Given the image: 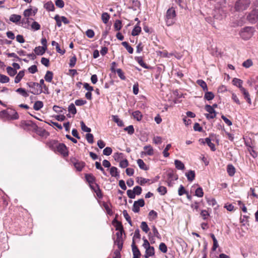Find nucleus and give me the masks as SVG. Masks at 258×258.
I'll return each instance as SVG.
<instances>
[{
  "label": "nucleus",
  "instance_id": "f257e3e1",
  "mask_svg": "<svg viewBox=\"0 0 258 258\" xmlns=\"http://www.w3.org/2000/svg\"><path fill=\"white\" fill-rule=\"evenodd\" d=\"M176 13L175 9L171 7L166 12L165 20L168 26L172 25L175 22Z\"/></svg>",
  "mask_w": 258,
  "mask_h": 258
},
{
  "label": "nucleus",
  "instance_id": "f03ea898",
  "mask_svg": "<svg viewBox=\"0 0 258 258\" xmlns=\"http://www.w3.org/2000/svg\"><path fill=\"white\" fill-rule=\"evenodd\" d=\"M51 149L55 152L59 153L64 157H66L68 155L67 148L63 144H57L55 142H53Z\"/></svg>",
  "mask_w": 258,
  "mask_h": 258
},
{
  "label": "nucleus",
  "instance_id": "7ed1b4c3",
  "mask_svg": "<svg viewBox=\"0 0 258 258\" xmlns=\"http://www.w3.org/2000/svg\"><path fill=\"white\" fill-rule=\"evenodd\" d=\"M27 86L33 89L30 92L34 95H39L42 93V87L39 83L33 82L27 83Z\"/></svg>",
  "mask_w": 258,
  "mask_h": 258
},
{
  "label": "nucleus",
  "instance_id": "20e7f679",
  "mask_svg": "<svg viewBox=\"0 0 258 258\" xmlns=\"http://www.w3.org/2000/svg\"><path fill=\"white\" fill-rule=\"evenodd\" d=\"M250 0H238L235 6V9L237 11H242L246 10L249 6Z\"/></svg>",
  "mask_w": 258,
  "mask_h": 258
},
{
  "label": "nucleus",
  "instance_id": "39448f33",
  "mask_svg": "<svg viewBox=\"0 0 258 258\" xmlns=\"http://www.w3.org/2000/svg\"><path fill=\"white\" fill-rule=\"evenodd\" d=\"M253 35V28L252 27H247L242 29L240 32V35L241 37L244 40H248Z\"/></svg>",
  "mask_w": 258,
  "mask_h": 258
},
{
  "label": "nucleus",
  "instance_id": "423d86ee",
  "mask_svg": "<svg viewBox=\"0 0 258 258\" xmlns=\"http://www.w3.org/2000/svg\"><path fill=\"white\" fill-rule=\"evenodd\" d=\"M145 205V202L143 199H141L137 201H135L133 207V211L135 213H138L140 211V207H143Z\"/></svg>",
  "mask_w": 258,
  "mask_h": 258
},
{
  "label": "nucleus",
  "instance_id": "0eeeda50",
  "mask_svg": "<svg viewBox=\"0 0 258 258\" xmlns=\"http://www.w3.org/2000/svg\"><path fill=\"white\" fill-rule=\"evenodd\" d=\"M248 20L253 23L258 19V10H253L247 16Z\"/></svg>",
  "mask_w": 258,
  "mask_h": 258
},
{
  "label": "nucleus",
  "instance_id": "6e6552de",
  "mask_svg": "<svg viewBox=\"0 0 258 258\" xmlns=\"http://www.w3.org/2000/svg\"><path fill=\"white\" fill-rule=\"evenodd\" d=\"M143 149L144 151L141 152V155L152 156L154 154V150L150 145L145 146Z\"/></svg>",
  "mask_w": 258,
  "mask_h": 258
},
{
  "label": "nucleus",
  "instance_id": "1a4fd4ad",
  "mask_svg": "<svg viewBox=\"0 0 258 258\" xmlns=\"http://www.w3.org/2000/svg\"><path fill=\"white\" fill-rule=\"evenodd\" d=\"M132 251H133V257L140 258V255H141V253H140L139 249H138L137 246L136 245L135 242V241L134 239H133V242L132 244Z\"/></svg>",
  "mask_w": 258,
  "mask_h": 258
},
{
  "label": "nucleus",
  "instance_id": "9d476101",
  "mask_svg": "<svg viewBox=\"0 0 258 258\" xmlns=\"http://www.w3.org/2000/svg\"><path fill=\"white\" fill-rule=\"evenodd\" d=\"M9 19L12 22L18 24V23L20 24L21 22V16L19 15L12 14L10 16Z\"/></svg>",
  "mask_w": 258,
  "mask_h": 258
},
{
  "label": "nucleus",
  "instance_id": "9b49d317",
  "mask_svg": "<svg viewBox=\"0 0 258 258\" xmlns=\"http://www.w3.org/2000/svg\"><path fill=\"white\" fill-rule=\"evenodd\" d=\"M240 90L244 96V98L245 99H246L247 103L249 104H251V101L248 92L244 87L241 88Z\"/></svg>",
  "mask_w": 258,
  "mask_h": 258
},
{
  "label": "nucleus",
  "instance_id": "f8f14e48",
  "mask_svg": "<svg viewBox=\"0 0 258 258\" xmlns=\"http://www.w3.org/2000/svg\"><path fill=\"white\" fill-rule=\"evenodd\" d=\"M155 254L154 248L153 246L148 247L146 249L145 254V258H148L149 256L154 255Z\"/></svg>",
  "mask_w": 258,
  "mask_h": 258
},
{
  "label": "nucleus",
  "instance_id": "ddd939ff",
  "mask_svg": "<svg viewBox=\"0 0 258 258\" xmlns=\"http://www.w3.org/2000/svg\"><path fill=\"white\" fill-rule=\"evenodd\" d=\"M73 164L76 169L79 171H81L85 166L84 162L78 161L73 162Z\"/></svg>",
  "mask_w": 258,
  "mask_h": 258
},
{
  "label": "nucleus",
  "instance_id": "4468645a",
  "mask_svg": "<svg viewBox=\"0 0 258 258\" xmlns=\"http://www.w3.org/2000/svg\"><path fill=\"white\" fill-rule=\"evenodd\" d=\"M46 50V49H45V48L43 47L42 46H39L36 47L34 51L37 55H41L45 53Z\"/></svg>",
  "mask_w": 258,
  "mask_h": 258
},
{
  "label": "nucleus",
  "instance_id": "2eb2a0df",
  "mask_svg": "<svg viewBox=\"0 0 258 258\" xmlns=\"http://www.w3.org/2000/svg\"><path fill=\"white\" fill-rule=\"evenodd\" d=\"M185 175L189 181H192L195 178V172L193 170H189L185 173Z\"/></svg>",
  "mask_w": 258,
  "mask_h": 258
},
{
  "label": "nucleus",
  "instance_id": "dca6fc26",
  "mask_svg": "<svg viewBox=\"0 0 258 258\" xmlns=\"http://www.w3.org/2000/svg\"><path fill=\"white\" fill-rule=\"evenodd\" d=\"M30 19L29 18H26L25 17L24 18L22 19V20H21V22H20V24H21V26H22L24 28H28L29 26V20Z\"/></svg>",
  "mask_w": 258,
  "mask_h": 258
},
{
  "label": "nucleus",
  "instance_id": "f3484780",
  "mask_svg": "<svg viewBox=\"0 0 258 258\" xmlns=\"http://www.w3.org/2000/svg\"><path fill=\"white\" fill-rule=\"evenodd\" d=\"M227 171L230 176H233L235 173V168L231 164H229L227 167Z\"/></svg>",
  "mask_w": 258,
  "mask_h": 258
},
{
  "label": "nucleus",
  "instance_id": "a211bd4d",
  "mask_svg": "<svg viewBox=\"0 0 258 258\" xmlns=\"http://www.w3.org/2000/svg\"><path fill=\"white\" fill-rule=\"evenodd\" d=\"M44 7L48 11H54V6L51 1L46 3L44 5Z\"/></svg>",
  "mask_w": 258,
  "mask_h": 258
},
{
  "label": "nucleus",
  "instance_id": "6ab92c4d",
  "mask_svg": "<svg viewBox=\"0 0 258 258\" xmlns=\"http://www.w3.org/2000/svg\"><path fill=\"white\" fill-rule=\"evenodd\" d=\"M197 83L203 89L204 91H208V86L206 83L203 80H198Z\"/></svg>",
  "mask_w": 258,
  "mask_h": 258
},
{
  "label": "nucleus",
  "instance_id": "aec40b11",
  "mask_svg": "<svg viewBox=\"0 0 258 258\" xmlns=\"http://www.w3.org/2000/svg\"><path fill=\"white\" fill-rule=\"evenodd\" d=\"M16 92L23 96L24 97H27L29 96L28 93L26 90L23 88H19L16 90Z\"/></svg>",
  "mask_w": 258,
  "mask_h": 258
},
{
  "label": "nucleus",
  "instance_id": "412c9836",
  "mask_svg": "<svg viewBox=\"0 0 258 258\" xmlns=\"http://www.w3.org/2000/svg\"><path fill=\"white\" fill-rule=\"evenodd\" d=\"M174 164L175 167L178 170H183L185 168L184 164L180 160H175Z\"/></svg>",
  "mask_w": 258,
  "mask_h": 258
},
{
  "label": "nucleus",
  "instance_id": "4be33fe9",
  "mask_svg": "<svg viewBox=\"0 0 258 258\" xmlns=\"http://www.w3.org/2000/svg\"><path fill=\"white\" fill-rule=\"evenodd\" d=\"M205 142H203V143H206L211 148L212 151H215L216 150V148L214 144L211 142V140L209 138H207L205 139Z\"/></svg>",
  "mask_w": 258,
  "mask_h": 258
},
{
  "label": "nucleus",
  "instance_id": "5701e85b",
  "mask_svg": "<svg viewBox=\"0 0 258 258\" xmlns=\"http://www.w3.org/2000/svg\"><path fill=\"white\" fill-rule=\"evenodd\" d=\"M232 82L233 84L238 87L239 88V89L243 88L242 86L243 82L241 80L237 78H234L232 80Z\"/></svg>",
  "mask_w": 258,
  "mask_h": 258
},
{
  "label": "nucleus",
  "instance_id": "b1692460",
  "mask_svg": "<svg viewBox=\"0 0 258 258\" xmlns=\"http://www.w3.org/2000/svg\"><path fill=\"white\" fill-rule=\"evenodd\" d=\"M24 71H20L15 78V83H18L19 82H20L21 79L24 77Z\"/></svg>",
  "mask_w": 258,
  "mask_h": 258
},
{
  "label": "nucleus",
  "instance_id": "393cba45",
  "mask_svg": "<svg viewBox=\"0 0 258 258\" xmlns=\"http://www.w3.org/2000/svg\"><path fill=\"white\" fill-rule=\"evenodd\" d=\"M43 106V103L41 101H37L33 105V108L35 110L38 111L42 108Z\"/></svg>",
  "mask_w": 258,
  "mask_h": 258
},
{
  "label": "nucleus",
  "instance_id": "a878e982",
  "mask_svg": "<svg viewBox=\"0 0 258 258\" xmlns=\"http://www.w3.org/2000/svg\"><path fill=\"white\" fill-rule=\"evenodd\" d=\"M53 78V73L52 72L48 71L44 76V79L46 81L51 82Z\"/></svg>",
  "mask_w": 258,
  "mask_h": 258
},
{
  "label": "nucleus",
  "instance_id": "bb28decb",
  "mask_svg": "<svg viewBox=\"0 0 258 258\" xmlns=\"http://www.w3.org/2000/svg\"><path fill=\"white\" fill-rule=\"evenodd\" d=\"M113 120L117 123V125L119 126H123V121L118 118L117 115H112V116Z\"/></svg>",
  "mask_w": 258,
  "mask_h": 258
},
{
  "label": "nucleus",
  "instance_id": "cd10ccee",
  "mask_svg": "<svg viewBox=\"0 0 258 258\" xmlns=\"http://www.w3.org/2000/svg\"><path fill=\"white\" fill-rule=\"evenodd\" d=\"M114 244L117 246L118 250H121L123 245L122 238H116L114 240Z\"/></svg>",
  "mask_w": 258,
  "mask_h": 258
},
{
  "label": "nucleus",
  "instance_id": "c85d7f7f",
  "mask_svg": "<svg viewBox=\"0 0 258 258\" xmlns=\"http://www.w3.org/2000/svg\"><path fill=\"white\" fill-rule=\"evenodd\" d=\"M132 115L138 121H140L142 119L143 116L141 112L139 110L133 112L132 113Z\"/></svg>",
  "mask_w": 258,
  "mask_h": 258
},
{
  "label": "nucleus",
  "instance_id": "c756f323",
  "mask_svg": "<svg viewBox=\"0 0 258 258\" xmlns=\"http://www.w3.org/2000/svg\"><path fill=\"white\" fill-rule=\"evenodd\" d=\"M141 31V28L139 26L136 25L132 32V35L133 36L138 35Z\"/></svg>",
  "mask_w": 258,
  "mask_h": 258
},
{
  "label": "nucleus",
  "instance_id": "7c9ffc66",
  "mask_svg": "<svg viewBox=\"0 0 258 258\" xmlns=\"http://www.w3.org/2000/svg\"><path fill=\"white\" fill-rule=\"evenodd\" d=\"M204 98L207 100H211L214 98V94L212 92L205 91Z\"/></svg>",
  "mask_w": 258,
  "mask_h": 258
},
{
  "label": "nucleus",
  "instance_id": "2f4dec72",
  "mask_svg": "<svg viewBox=\"0 0 258 258\" xmlns=\"http://www.w3.org/2000/svg\"><path fill=\"white\" fill-rule=\"evenodd\" d=\"M121 44L126 48L128 53H130V54L133 53V48L131 46H130L127 42H122Z\"/></svg>",
  "mask_w": 258,
  "mask_h": 258
},
{
  "label": "nucleus",
  "instance_id": "473e14b6",
  "mask_svg": "<svg viewBox=\"0 0 258 258\" xmlns=\"http://www.w3.org/2000/svg\"><path fill=\"white\" fill-rule=\"evenodd\" d=\"M137 164H138V166H139V167L141 169H143L144 170H148V168L147 167L145 163H144V162L143 161V160L140 159H138L137 160Z\"/></svg>",
  "mask_w": 258,
  "mask_h": 258
},
{
  "label": "nucleus",
  "instance_id": "72a5a7b5",
  "mask_svg": "<svg viewBox=\"0 0 258 258\" xmlns=\"http://www.w3.org/2000/svg\"><path fill=\"white\" fill-rule=\"evenodd\" d=\"M113 223L115 227L116 230H123V229L121 222L116 220H114Z\"/></svg>",
  "mask_w": 258,
  "mask_h": 258
},
{
  "label": "nucleus",
  "instance_id": "f704fd0d",
  "mask_svg": "<svg viewBox=\"0 0 258 258\" xmlns=\"http://www.w3.org/2000/svg\"><path fill=\"white\" fill-rule=\"evenodd\" d=\"M8 74L11 77L14 76L17 74V71L11 67L6 68Z\"/></svg>",
  "mask_w": 258,
  "mask_h": 258
},
{
  "label": "nucleus",
  "instance_id": "c9c22d12",
  "mask_svg": "<svg viewBox=\"0 0 258 258\" xmlns=\"http://www.w3.org/2000/svg\"><path fill=\"white\" fill-rule=\"evenodd\" d=\"M167 179L176 180L178 179V176L175 174L173 171H170L167 173Z\"/></svg>",
  "mask_w": 258,
  "mask_h": 258
},
{
  "label": "nucleus",
  "instance_id": "e433bc0d",
  "mask_svg": "<svg viewBox=\"0 0 258 258\" xmlns=\"http://www.w3.org/2000/svg\"><path fill=\"white\" fill-rule=\"evenodd\" d=\"M110 174L113 177L119 176L117 168L115 167H111L110 168Z\"/></svg>",
  "mask_w": 258,
  "mask_h": 258
},
{
  "label": "nucleus",
  "instance_id": "4c0bfd02",
  "mask_svg": "<svg viewBox=\"0 0 258 258\" xmlns=\"http://www.w3.org/2000/svg\"><path fill=\"white\" fill-rule=\"evenodd\" d=\"M110 19V16L107 13H103L101 16V19L104 24H107Z\"/></svg>",
  "mask_w": 258,
  "mask_h": 258
},
{
  "label": "nucleus",
  "instance_id": "58836bf2",
  "mask_svg": "<svg viewBox=\"0 0 258 258\" xmlns=\"http://www.w3.org/2000/svg\"><path fill=\"white\" fill-rule=\"evenodd\" d=\"M85 177H86L87 181L89 183H93L95 182V178L92 174H86L85 175Z\"/></svg>",
  "mask_w": 258,
  "mask_h": 258
},
{
  "label": "nucleus",
  "instance_id": "ea45409f",
  "mask_svg": "<svg viewBox=\"0 0 258 258\" xmlns=\"http://www.w3.org/2000/svg\"><path fill=\"white\" fill-rule=\"evenodd\" d=\"M149 179L144 178L143 177H138L137 178V182L140 185H143L149 181Z\"/></svg>",
  "mask_w": 258,
  "mask_h": 258
},
{
  "label": "nucleus",
  "instance_id": "a19ab883",
  "mask_svg": "<svg viewBox=\"0 0 258 258\" xmlns=\"http://www.w3.org/2000/svg\"><path fill=\"white\" fill-rule=\"evenodd\" d=\"M171 147V145L170 144H169L167 145L165 148L164 149L163 151V155L164 157H168L169 156V153H168V151Z\"/></svg>",
  "mask_w": 258,
  "mask_h": 258
},
{
  "label": "nucleus",
  "instance_id": "79ce46f5",
  "mask_svg": "<svg viewBox=\"0 0 258 258\" xmlns=\"http://www.w3.org/2000/svg\"><path fill=\"white\" fill-rule=\"evenodd\" d=\"M68 111L70 113L75 115L77 113L76 108L73 103H71L68 107Z\"/></svg>",
  "mask_w": 258,
  "mask_h": 258
},
{
  "label": "nucleus",
  "instance_id": "37998d69",
  "mask_svg": "<svg viewBox=\"0 0 258 258\" xmlns=\"http://www.w3.org/2000/svg\"><path fill=\"white\" fill-rule=\"evenodd\" d=\"M141 228L146 233H147L150 230V229L146 222H142L141 223Z\"/></svg>",
  "mask_w": 258,
  "mask_h": 258
},
{
  "label": "nucleus",
  "instance_id": "c03bdc74",
  "mask_svg": "<svg viewBox=\"0 0 258 258\" xmlns=\"http://www.w3.org/2000/svg\"><path fill=\"white\" fill-rule=\"evenodd\" d=\"M91 187L92 189L94 190V192L96 193L98 198H102L103 196L101 192V190H100L98 185H97V188L96 189L94 188L92 186H91Z\"/></svg>",
  "mask_w": 258,
  "mask_h": 258
},
{
  "label": "nucleus",
  "instance_id": "a18cd8bd",
  "mask_svg": "<svg viewBox=\"0 0 258 258\" xmlns=\"http://www.w3.org/2000/svg\"><path fill=\"white\" fill-rule=\"evenodd\" d=\"M10 79L6 75L0 74V82L2 83H6L9 82Z\"/></svg>",
  "mask_w": 258,
  "mask_h": 258
},
{
  "label": "nucleus",
  "instance_id": "49530a36",
  "mask_svg": "<svg viewBox=\"0 0 258 258\" xmlns=\"http://www.w3.org/2000/svg\"><path fill=\"white\" fill-rule=\"evenodd\" d=\"M195 196H196L198 197H200V198L203 197L204 192L203 191V189L202 187H199L196 190Z\"/></svg>",
  "mask_w": 258,
  "mask_h": 258
},
{
  "label": "nucleus",
  "instance_id": "de8ad7c7",
  "mask_svg": "<svg viewBox=\"0 0 258 258\" xmlns=\"http://www.w3.org/2000/svg\"><path fill=\"white\" fill-rule=\"evenodd\" d=\"M80 123H81V129L82 130V131H83L84 132L88 133L91 131V128L87 127L83 121H81Z\"/></svg>",
  "mask_w": 258,
  "mask_h": 258
},
{
  "label": "nucleus",
  "instance_id": "09e8293b",
  "mask_svg": "<svg viewBox=\"0 0 258 258\" xmlns=\"http://www.w3.org/2000/svg\"><path fill=\"white\" fill-rule=\"evenodd\" d=\"M115 72L117 74L118 77L121 79L122 80H125V77L124 75V73H123L122 71L120 69H117L116 70Z\"/></svg>",
  "mask_w": 258,
  "mask_h": 258
},
{
  "label": "nucleus",
  "instance_id": "8fccbe9b",
  "mask_svg": "<svg viewBox=\"0 0 258 258\" xmlns=\"http://www.w3.org/2000/svg\"><path fill=\"white\" fill-rule=\"evenodd\" d=\"M86 138L88 142L90 144H92L94 142L93 135L90 133H88L86 135Z\"/></svg>",
  "mask_w": 258,
  "mask_h": 258
},
{
  "label": "nucleus",
  "instance_id": "3c124183",
  "mask_svg": "<svg viewBox=\"0 0 258 258\" xmlns=\"http://www.w3.org/2000/svg\"><path fill=\"white\" fill-rule=\"evenodd\" d=\"M23 15L24 17L29 18L30 16L32 15V9H28L24 11Z\"/></svg>",
  "mask_w": 258,
  "mask_h": 258
},
{
  "label": "nucleus",
  "instance_id": "603ef678",
  "mask_svg": "<svg viewBox=\"0 0 258 258\" xmlns=\"http://www.w3.org/2000/svg\"><path fill=\"white\" fill-rule=\"evenodd\" d=\"M178 195L181 196L184 194H187V191L185 189L184 186L182 185H180L178 190Z\"/></svg>",
  "mask_w": 258,
  "mask_h": 258
},
{
  "label": "nucleus",
  "instance_id": "864d4df0",
  "mask_svg": "<svg viewBox=\"0 0 258 258\" xmlns=\"http://www.w3.org/2000/svg\"><path fill=\"white\" fill-rule=\"evenodd\" d=\"M136 60H137L138 62L139 63V64L142 66L143 68L145 69H148V67L147 65L144 62L143 60L141 57H137L136 58Z\"/></svg>",
  "mask_w": 258,
  "mask_h": 258
},
{
  "label": "nucleus",
  "instance_id": "5fc2aeb1",
  "mask_svg": "<svg viewBox=\"0 0 258 258\" xmlns=\"http://www.w3.org/2000/svg\"><path fill=\"white\" fill-rule=\"evenodd\" d=\"M123 215L126 220L128 222V223L132 225V221L130 215L128 214L126 210H124L123 211Z\"/></svg>",
  "mask_w": 258,
  "mask_h": 258
},
{
  "label": "nucleus",
  "instance_id": "6e6d98bb",
  "mask_svg": "<svg viewBox=\"0 0 258 258\" xmlns=\"http://www.w3.org/2000/svg\"><path fill=\"white\" fill-rule=\"evenodd\" d=\"M114 27L117 31L120 30L122 27L121 22L120 20H116L114 23Z\"/></svg>",
  "mask_w": 258,
  "mask_h": 258
},
{
  "label": "nucleus",
  "instance_id": "4d7b16f0",
  "mask_svg": "<svg viewBox=\"0 0 258 258\" xmlns=\"http://www.w3.org/2000/svg\"><path fill=\"white\" fill-rule=\"evenodd\" d=\"M159 248L163 253H166L167 251V248L164 243H161L159 245Z\"/></svg>",
  "mask_w": 258,
  "mask_h": 258
},
{
  "label": "nucleus",
  "instance_id": "13d9d810",
  "mask_svg": "<svg viewBox=\"0 0 258 258\" xmlns=\"http://www.w3.org/2000/svg\"><path fill=\"white\" fill-rule=\"evenodd\" d=\"M152 230L154 236L160 239L161 238V235L158 232L157 229L156 228L155 226H153Z\"/></svg>",
  "mask_w": 258,
  "mask_h": 258
},
{
  "label": "nucleus",
  "instance_id": "bf43d9fd",
  "mask_svg": "<svg viewBox=\"0 0 258 258\" xmlns=\"http://www.w3.org/2000/svg\"><path fill=\"white\" fill-rule=\"evenodd\" d=\"M252 65V62L251 60L249 59H247L246 60L244 61L242 63L243 67H244L246 68H248L250 67H251Z\"/></svg>",
  "mask_w": 258,
  "mask_h": 258
},
{
  "label": "nucleus",
  "instance_id": "052dcab7",
  "mask_svg": "<svg viewBox=\"0 0 258 258\" xmlns=\"http://www.w3.org/2000/svg\"><path fill=\"white\" fill-rule=\"evenodd\" d=\"M31 28L35 31L38 30L40 29V25L36 21H34L31 24Z\"/></svg>",
  "mask_w": 258,
  "mask_h": 258
},
{
  "label": "nucleus",
  "instance_id": "680f3d73",
  "mask_svg": "<svg viewBox=\"0 0 258 258\" xmlns=\"http://www.w3.org/2000/svg\"><path fill=\"white\" fill-rule=\"evenodd\" d=\"M112 150L110 147H106L103 151L104 155L109 156L111 154Z\"/></svg>",
  "mask_w": 258,
  "mask_h": 258
},
{
  "label": "nucleus",
  "instance_id": "e2e57ef3",
  "mask_svg": "<svg viewBox=\"0 0 258 258\" xmlns=\"http://www.w3.org/2000/svg\"><path fill=\"white\" fill-rule=\"evenodd\" d=\"M157 190L162 195H164L167 192L166 188L163 186H160L158 188Z\"/></svg>",
  "mask_w": 258,
  "mask_h": 258
},
{
  "label": "nucleus",
  "instance_id": "0e129e2a",
  "mask_svg": "<svg viewBox=\"0 0 258 258\" xmlns=\"http://www.w3.org/2000/svg\"><path fill=\"white\" fill-rule=\"evenodd\" d=\"M124 130L127 132L130 135H132L134 133V128L132 125H130L124 128Z\"/></svg>",
  "mask_w": 258,
  "mask_h": 258
},
{
  "label": "nucleus",
  "instance_id": "69168bd1",
  "mask_svg": "<svg viewBox=\"0 0 258 258\" xmlns=\"http://www.w3.org/2000/svg\"><path fill=\"white\" fill-rule=\"evenodd\" d=\"M208 204L212 206H214L216 205L217 202L215 199L214 198H206Z\"/></svg>",
  "mask_w": 258,
  "mask_h": 258
},
{
  "label": "nucleus",
  "instance_id": "338daca9",
  "mask_svg": "<svg viewBox=\"0 0 258 258\" xmlns=\"http://www.w3.org/2000/svg\"><path fill=\"white\" fill-rule=\"evenodd\" d=\"M128 165V161L126 159H124L120 161L119 166L121 168H125Z\"/></svg>",
  "mask_w": 258,
  "mask_h": 258
},
{
  "label": "nucleus",
  "instance_id": "774afa93",
  "mask_svg": "<svg viewBox=\"0 0 258 258\" xmlns=\"http://www.w3.org/2000/svg\"><path fill=\"white\" fill-rule=\"evenodd\" d=\"M127 196L130 198V199H135V197H136V194L135 193V191H134V190H131V189H128L127 190Z\"/></svg>",
  "mask_w": 258,
  "mask_h": 258
}]
</instances>
